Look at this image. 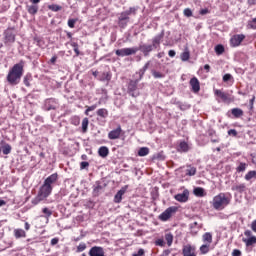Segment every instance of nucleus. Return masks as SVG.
Masks as SVG:
<instances>
[{"label":"nucleus","instance_id":"f03ea898","mask_svg":"<svg viewBox=\"0 0 256 256\" xmlns=\"http://www.w3.org/2000/svg\"><path fill=\"white\" fill-rule=\"evenodd\" d=\"M230 203L231 194L221 192L213 198L212 207L216 209V211H223Z\"/></svg>","mask_w":256,"mask_h":256},{"label":"nucleus","instance_id":"f257e3e1","mask_svg":"<svg viewBox=\"0 0 256 256\" xmlns=\"http://www.w3.org/2000/svg\"><path fill=\"white\" fill-rule=\"evenodd\" d=\"M25 61L21 60L15 64L8 72L7 81L10 85H19L23 77Z\"/></svg>","mask_w":256,"mask_h":256},{"label":"nucleus","instance_id":"39448f33","mask_svg":"<svg viewBox=\"0 0 256 256\" xmlns=\"http://www.w3.org/2000/svg\"><path fill=\"white\" fill-rule=\"evenodd\" d=\"M245 237L243 238V243H245L246 247H251L253 245H256V236L253 235V232L251 230L244 231Z\"/></svg>","mask_w":256,"mask_h":256},{"label":"nucleus","instance_id":"680f3d73","mask_svg":"<svg viewBox=\"0 0 256 256\" xmlns=\"http://www.w3.org/2000/svg\"><path fill=\"white\" fill-rule=\"evenodd\" d=\"M57 243H59V238H53L51 240V245H57Z\"/></svg>","mask_w":256,"mask_h":256},{"label":"nucleus","instance_id":"6e6552de","mask_svg":"<svg viewBox=\"0 0 256 256\" xmlns=\"http://www.w3.org/2000/svg\"><path fill=\"white\" fill-rule=\"evenodd\" d=\"M182 255L183 256H197V250L195 246L191 244H186L182 248Z\"/></svg>","mask_w":256,"mask_h":256},{"label":"nucleus","instance_id":"ea45409f","mask_svg":"<svg viewBox=\"0 0 256 256\" xmlns=\"http://www.w3.org/2000/svg\"><path fill=\"white\" fill-rule=\"evenodd\" d=\"M130 14H131V10L121 13L120 18H119L120 21H126V19H129Z\"/></svg>","mask_w":256,"mask_h":256},{"label":"nucleus","instance_id":"e433bc0d","mask_svg":"<svg viewBox=\"0 0 256 256\" xmlns=\"http://www.w3.org/2000/svg\"><path fill=\"white\" fill-rule=\"evenodd\" d=\"M48 9L50 11H54L55 13H57V11H61V9H63V7L57 5V4H51L48 6Z\"/></svg>","mask_w":256,"mask_h":256},{"label":"nucleus","instance_id":"ddd939ff","mask_svg":"<svg viewBox=\"0 0 256 256\" xmlns=\"http://www.w3.org/2000/svg\"><path fill=\"white\" fill-rule=\"evenodd\" d=\"M127 189H129V186L122 187L114 196V203H121L123 200V194L127 193Z\"/></svg>","mask_w":256,"mask_h":256},{"label":"nucleus","instance_id":"aec40b11","mask_svg":"<svg viewBox=\"0 0 256 256\" xmlns=\"http://www.w3.org/2000/svg\"><path fill=\"white\" fill-rule=\"evenodd\" d=\"M1 143H2V146L0 148V153L2 151L3 155H9V153H11L12 147L5 142H1Z\"/></svg>","mask_w":256,"mask_h":256},{"label":"nucleus","instance_id":"9b49d317","mask_svg":"<svg viewBox=\"0 0 256 256\" xmlns=\"http://www.w3.org/2000/svg\"><path fill=\"white\" fill-rule=\"evenodd\" d=\"M174 199L178 201V203H187L189 201V190L184 189L183 193L176 194Z\"/></svg>","mask_w":256,"mask_h":256},{"label":"nucleus","instance_id":"13d9d810","mask_svg":"<svg viewBox=\"0 0 256 256\" xmlns=\"http://www.w3.org/2000/svg\"><path fill=\"white\" fill-rule=\"evenodd\" d=\"M251 230L256 233V219L251 223Z\"/></svg>","mask_w":256,"mask_h":256},{"label":"nucleus","instance_id":"72a5a7b5","mask_svg":"<svg viewBox=\"0 0 256 256\" xmlns=\"http://www.w3.org/2000/svg\"><path fill=\"white\" fill-rule=\"evenodd\" d=\"M165 241H167L168 247H171V245H173V234L166 233L165 234Z\"/></svg>","mask_w":256,"mask_h":256},{"label":"nucleus","instance_id":"4468645a","mask_svg":"<svg viewBox=\"0 0 256 256\" xmlns=\"http://www.w3.org/2000/svg\"><path fill=\"white\" fill-rule=\"evenodd\" d=\"M5 35V43H15V33L13 29H8L4 32Z\"/></svg>","mask_w":256,"mask_h":256},{"label":"nucleus","instance_id":"cd10ccee","mask_svg":"<svg viewBox=\"0 0 256 256\" xmlns=\"http://www.w3.org/2000/svg\"><path fill=\"white\" fill-rule=\"evenodd\" d=\"M98 79L99 81H111V73L103 72Z\"/></svg>","mask_w":256,"mask_h":256},{"label":"nucleus","instance_id":"dca6fc26","mask_svg":"<svg viewBox=\"0 0 256 256\" xmlns=\"http://www.w3.org/2000/svg\"><path fill=\"white\" fill-rule=\"evenodd\" d=\"M138 51L143 52V55L145 57H147V55H149V53H151L153 51V46L152 45L143 44V45H140V47L138 48Z\"/></svg>","mask_w":256,"mask_h":256},{"label":"nucleus","instance_id":"20e7f679","mask_svg":"<svg viewBox=\"0 0 256 256\" xmlns=\"http://www.w3.org/2000/svg\"><path fill=\"white\" fill-rule=\"evenodd\" d=\"M139 51V48L133 47V48H122L116 50V55L118 57H129V55H135Z\"/></svg>","mask_w":256,"mask_h":256},{"label":"nucleus","instance_id":"e2e57ef3","mask_svg":"<svg viewBox=\"0 0 256 256\" xmlns=\"http://www.w3.org/2000/svg\"><path fill=\"white\" fill-rule=\"evenodd\" d=\"M168 55H169V57H175V55H176L175 50H170V51L168 52Z\"/></svg>","mask_w":256,"mask_h":256},{"label":"nucleus","instance_id":"f8f14e48","mask_svg":"<svg viewBox=\"0 0 256 256\" xmlns=\"http://www.w3.org/2000/svg\"><path fill=\"white\" fill-rule=\"evenodd\" d=\"M89 256H105V250L101 246H94L90 249Z\"/></svg>","mask_w":256,"mask_h":256},{"label":"nucleus","instance_id":"864d4df0","mask_svg":"<svg viewBox=\"0 0 256 256\" xmlns=\"http://www.w3.org/2000/svg\"><path fill=\"white\" fill-rule=\"evenodd\" d=\"M209 13H211V10L208 8H204L200 10V15H207Z\"/></svg>","mask_w":256,"mask_h":256},{"label":"nucleus","instance_id":"bf43d9fd","mask_svg":"<svg viewBox=\"0 0 256 256\" xmlns=\"http://www.w3.org/2000/svg\"><path fill=\"white\" fill-rule=\"evenodd\" d=\"M232 256H241V250H238V249L233 250Z\"/></svg>","mask_w":256,"mask_h":256},{"label":"nucleus","instance_id":"c85d7f7f","mask_svg":"<svg viewBox=\"0 0 256 256\" xmlns=\"http://www.w3.org/2000/svg\"><path fill=\"white\" fill-rule=\"evenodd\" d=\"M214 51L216 55H223L225 53V47L221 44L215 46Z\"/></svg>","mask_w":256,"mask_h":256},{"label":"nucleus","instance_id":"a18cd8bd","mask_svg":"<svg viewBox=\"0 0 256 256\" xmlns=\"http://www.w3.org/2000/svg\"><path fill=\"white\" fill-rule=\"evenodd\" d=\"M85 115H89V111H95L97 109V104H94L92 106H86Z\"/></svg>","mask_w":256,"mask_h":256},{"label":"nucleus","instance_id":"c9c22d12","mask_svg":"<svg viewBox=\"0 0 256 256\" xmlns=\"http://www.w3.org/2000/svg\"><path fill=\"white\" fill-rule=\"evenodd\" d=\"M180 57L182 61H189L191 54L189 53V50H185Z\"/></svg>","mask_w":256,"mask_h":256},{"label":"nucleus","instance_id":"69168bd1","mask_svg":"<svg viewBox=\"0 0 256 256\" xmlns=\"http://www.w3.org/2000/svg\"><path fill=\"white\" fill-rule=\"evenodd\" d=\"M204 69L206 71V73H209V71H211V66H209V64L204 65Z\"/></svg>","mask_w":256,"mask_h":256},{"label":"nucleus","instance_id":"c03bdc74","mask_svg":"<svg viewBox=\"0 0 256 256\" xmlns=\"http://www.w3.org/2000/svg\"><path fill=\"white\" fill-rule=\"evenodd\" d=\"M42 213H44V215H46L47 218H49V217H51V215H53V211H51L49 208H43Z\"/></svg>","mask_w":256,"mask_h":256},{"label":"nucleus","instance_id":"4d7b16f0","mask_svg":"<svg viewBox=\"0 0 256 256\" xmlns=\"http://www.w3.org/2000/svg\"><path fill=\"white\" fill-rule=\"evenodd\" d=\"M89 167V162H81L80 163V169H87Z\"/></svg>","mask_w":256,"mask_h":256},{"label":"nucleus","instance_id":"423d86ee","mask_svg":"<svg viewBox=\"0 0 256 256\" xmlns=\"http://www.w3.org/2000/svg\"><path fill=\"white\" fill-rule=\"evenodd\" d=\"M52 192L53 186H47V184H43L38 191V195L45 200L47 197H49V195H51Z\"/></svg>","mask_w":256,"mask_h":256},{"label":"nucleus","instance_id":"393cba45","mask_svg":"<svg viewBox=\"0 0 256 256\" xmlns=\"http://www.w3.org/2000/svg\"><path fill=\"white\" fill-rule=\"evenodd\" d=\"M27 11L30 15H37V11H39V6L35 4L27 6Z\"/></svg>","mask_w":256,"mask_h":256},{"label":"nucleus","instance_id":"7c9ffc66","mask_svg":"<svg viewBox=\"0 0 256 256\" xmlns=\"http://www.w3.org/2000/svg\"><path fill=\"white\" fill-rule=\"evenodd\" d=\"M251 179H256V171L251 170L245 175V180L246 181H251Z\"/></svg>","mask_w":256,"mask_h":256},{"label":"nucleus","instance_id":"c756f323","mask_svg":"<svg viewBox=\"0 0 256 256\" xmlns=\"http://www.w3.org/2000/svg\"><path fill=\"white\" fill-rule=\"evenodd\" d=\"M178 151L187 153V151H189V144H187V142H180Z\"/></svg>","mask_w":256,"mask_h":256},{"label":"nucleus","instance_id":"37998d69","mask_svg":"<svg viewBox=\"0 0 256 256\" xmlns=\"http://www.w3.org/2000/svg\"><path fill=\"white\" fill-rule=\"evenodd\" d=\"M163 39V33L156 36L154 39H153V45H159V43H161V40Z\"/></svg>","mask_w":256,"mask_h":256},{"label":"nucleus","instance_id":"2f4dec72","mask_svg":"<svg viewBox=\"0 0 256 256\" xmlns=\"http://www.w3.org/2000/svg\"><path fill=\"white\" fill-rule=\"evenodd\" d=\"M148 153H149V148L148 147H142L138 151V156L139 157H147Z\"/></svg>","mask_w":256,"mask_h":256},{"label":"nucleus","instance_id":"5701e85b","mask_svg":"<svg viewBox=\"0 0 256 256\" xmlns=\"http://www.w3.org/2000/svg\"><path fill=\"white\" fill-rule=\"evenodd\" d=\"M14 237L16 239H21L22 237L25 238V237H27V233L23 229H15L14 230Z\"/></svg>","mask_w":256,"mask_h":256},{"label":"nucleus","instance_id":"3c124183","mask_svg":"<svg viewBox=\"0 0 256 256\" xmlns=\"http://www.w3.org/2000/svg\"><path fill=\"white\" fill-rule=\"evenodd\" d=\"M72 125H79L80 123V120H79V117L75 116L72 118V121H71Z\"/></svg>","mask_w":256,"mask_h":256},{"label":"nucleus","instance_id":"6e6d98bb","mask_svg":"<svg viewBox=\"0 0 256 256\" xmlns=\"http://www.w3.org/2000/svg\"><path fill=\"white\" fill-rule=\"evenodd\" d=\"M150 62H147L144 67L140 70L142 72V75L145 74V71L149 69Z\"/></svg>","mask_w":256,"mask_h":256},{"label":"nucleus","instance_id":"09e8293b","mask_svg":"<svg viewBox=\"0 0 256 256\" xmlns=\"http://www.w3.org/2000/svg\"><path fill=\"white\" fill-rule=\"evenodd\" d=\"M184 15L185 17H193V11L190 8H186L184 9Z\"/></svg>","mask_w":256,"mask_h":256},{"label":"nucleus","instance_id":"a19ab883","mask_svg":"<svg viewBox=\"0 0 256 256\" xmlns=\"http://www.w3.org/2000/svg\"><path fill=\"white\" fill-rule=\"evenodd\" d=\"M85 249H87V244H85V243H80V244L77 246L76 252H77V253H83V251H85Z\"/></svg>","mask_w":256,"mask_h":256},{"label":"nucleus","instance_id":"4c0bfd02","mask_svg":"<svg viewBox=\"0 0 256 256\" xmlns=\"http://www.w3.org/2000/svg\"><path fill=\"white\" fill-rule=\"evenodd\" d=\"M197 173V168L195 167H189L186 169V175H189V177H193Z\"/></svg>","mask_w":256,"mask_h":256},{"label":"nucleus","instance_id":"4be33fe9","mask_svg":"<svg viewBox=\"0 0 256 256\" xmlns=\"http://www.w3.org/2000/svg\"><path fill=\"white\" fill-rule=\"evenodd\" d=\"M98 155L105 159V157L109 155V148H107V146L100 147L98 150Z\"/></svg>","mask_w":256,"mask_h":256},{"label":"nucleus","instance_id":"6ab92c4d","mask_svg":"<svg viewBox=\"0 0 256 256\" xmlns=\"http://www.w3.org/2000/svg\"><path fill=\"white\" fill-rule=\"evenodd\" d=\"M247 189V186L243 183H236L232 186V191H236L237 193H243Z\"/></svg>","mask_w":256,"mask_h":256},{"label":"nucleus","instance_id":"473e14b6","mask_svg":"<svg viewBox=\"0 0 256 256\" xmlns=\"http://www.w3.org/2000/svg\"><path fill=\"white\" fill-rule=\"evenodd\" d=\"M88 127H89V118H84L82 120V133H87Z\"/></svg>","mask_w":256,"mask_h":256},{"label":"nucleus","instance_id":"774afa93","mask_svg":"<svg viewBox=\"0 0 256 256\" xmlns=\"http://www.w3.org/2000/svg\"><path fill=\"white\" fill-rule=\"evenodd\" d=\"M24 84L26 85V87H30L31 84L29 83V79H24Z\"/></svg>","mask_w":256,"mask_h":256},{"label":"nucleus","instance_id":"b1692460","mask_svg":"<svg viewBox=\"0 0 256 256\" xmlns=\"http://www.w3.org/2000/svg\"><path fill=\"white\" fill-rule=\"evenodd\" d=\"M96 113L98 117H102V119H107V117H109V111L105 108L98 109Z\"/></svg>","mask_w":256,"mask_h":256},{"label":"nucleus","instance_id":"052dcab7","mask_svg":"<svg viewBox=\"0 0 256 256\" xmlns=\"http://www.w3.org/2000/svg\"><path fill=\"white\" fill-rule=\"evenodd\" d=\"M169 255H171V250H164V251L161 253V255H159V256H169Z\"/></svg>","mask_w":256,"mask_h":256},{"label":"nucleus","instance_id":"49530a36","mask_svg":"<svg viewBox=\"0 0 256 256\" xmlns=\"http://www.w3.org/2000/svg\"><path fill=\"white\" fill-rule=\"evenodd\" d=\"M75 23H77V19H69L68 27H70V29H75Z\"/></svg>","mask_w":256,"mask_h":256},{"label":"nucleus","instance_id":"79ce46f5","mask_svg":"<svg viewBox=\"0 0 256 256\" xmlns=\"http://www.w3.org/2000/svg\"><path fill=\"white\" fill-rule=\"evenodd\" d=\"M41 201H45L39 194L32 200V205H39Z\"/></svg>","mask_w":256,"mask_h":256},{"label":"nucleus","instance_id":"de8ad7c7","mask_svg":"<svg viewBox=\"0 0 256 256\" xmlns=\"http://www.w3.org/2000/svg\"><path fill=\"white\" fill-rule=\"evenodd\" d=\"M155 245L157 246V247H165V241L163 240V239H157L156 241H155Z\"/></svg>","mask_w":256,"mask_h":256},{"label":"nucleus","instance_id":"a211bd4d","mask_svg":"<svg viewBox=\"0 0 256 256\" xmlns=\"http://www.w3.org/2000/svg\"><path fill=\"white\" fill-rule=\"evenodd\" d=\"M202 241L206 245H211L213 243V234L206 232L202 235Z\"/></svg>","mask_w":256,"mask_h":256},{"label":"nucleus","instance_id":"a878e982","mask_svg":"<svg viewBox=\"0 0 256 256\" xmlns=\"http://www.w3.org/2000/svg\"><path fill=\"white\" fill-rule=\"evenodd\" d=\"M194 195L196 197H205V195H207L205 193V189H203L202 187H197L194 189Z\"/></svg>","mask_w":256,"mask_h":256},{"label":"nucleus","instance_id":"f704fd0d","mask_svg":"<svg viewBox=\"0 0 256 256\" xmlns=\"http://www.w3.org/2000/svg\"><path fill=\"white\" fill-rule=\"evenodd\" d=\"M247 169V163L240 162L236 168L237 173H243Z\"/></svg>","mask_w":256,"mask_h":256},{"label":"nucleus","instance_id":"1a4fd4ad","mask_svg":"<svg viewBox=\"0 0 256 256\" xmlns=\"http://www.w3.org/2000/svg\"><path fill=\"white\" fill-rule=\"evenodd\" d=\"M189 85L193 93H199V91H201V82H199V79H197V77L191 78Z\"/></svg>","mask_w":256,"mask_h":256},{"label":"nucleus","instance_id":"8fccbe9b","mask_svg":"<svg viewBox=\"0 0 256 256\" xmlns=\"http://www.w3.org/2000/svg\"><path fill=\"white\" fill-rule=\"evenodd\" d=\"M231 79H233V76L231 74H225L223 76L224 83H227V81H231Z\"/></svg>","mask_w":256,"mask_h":256},{"label":"nucleus","instance_id":"58836bf2","mask_svg":"<svg viewBox=\"0 0 256 256\" xmlns=\"http://www.w3.org/2000/svg\"><path fill=\"white\" fill-rule=\"evenodd\" d=\"M152 75H153L154 79H163V77H165V74H163L157 70H153Z\"/></svg>","mask_w":256,"mask_h":256},{"label":"nucleus","instance_id":"7ed1b4c3","mask_svg":"<svg viewBox=\"0 0 256 256\" xmlns=\"http://www.w3.org/2000/svg\"><path fill=\"white\" fill-rule=\"evenodd\" d=\"M178 211L176 206H171L167 208L162 214L158 216L160 221H169Z\"/></svg>","mask_w":256,"mask_h":256},{"label":"nucleus","instance_id":"bb28decb","mask_svg":"<svg viewBox=\"0 0 256 256\" xmlns=\"http://www.w3.org/2000/svg\"><path fill=\"white\" fill-rule=\"evenodd\" d=\"M209 251H211V244H203L200 246V253L202 255H207Z\"/></svg>","mask_w":256,"mask_h":256},{"label":"nucleus","instance_id":"5fc2aeb1","mask_svg":"<svg viewBox=\"0 0 256 256\" xmlns=\"http://www.w3.org/2000/svg\"><path fill=\"white\" fill-rule=\"evenodd\" d=\"M228 135L232 136V137H237V130L235 129H230L228 131Z\"/></svg>","mask_w":256,"mask_h":256},{"label":"nucleus","instance_id":"0e129e2a","mask_svg":"<svg viewBox=\"0 0 256 256\" xmlns=\"http://www.w3.org/2000/svg\"><path fill=\"white\" fill-rule=\"evenodd\" d=\"M50 62L52 63V65H55V63L57 62V56H53V57L50 59Z\"/></svg>","mask_w":256,"mask_h":256},{"label":"nucleus","instance_id":"0eeeda50","mask_svg":"<svg viewBox=\"0 0 256 256\" xmlns=\"http://www.w3.org/2000/svg\"><path fill=\"white\" fill-rule=\"evenodd\" d=\"M121 135H123V129L121 128V125H118V127L108 133V139L110 141H115L116 139H121Z\"/></svg>","mask_w":256,"mask_h":256},{"label":"nucleus","instance_id":"f3484780","mask_svg":"<svg viewBox=\"0 0 256 256\" xmlns=\"http://www.w3.org/2000/svg\"><path fill=\"white\" fill-rule=\"evenodd\" d=\"M58 176L57 174H51L45 181L44 185H47L48 187H53L52 185L57 183Z\"/></svg>","mask_w":256,"mask_h":256},{"label":"nucleus","instance_id":"412c9836","mask_svg":"<svg viewBox=\"0 0 256 256\" xmlns=\"http://www.w3.org/2000/svg\"><path fill=\"white\" fill-rule=\"evenodd\" d=\"M231 113H232L234 119H239L240 117H243V115H244L243 110L240 108H233L231 110Z\"/></svg>","mask_w":256,"mask_h":256},{"label":"nucleus","instance_id":"9d476101","mask_svg":"<svg viewBox=\"0 0 256 256\" xmlns=\"http://www.w3.org/2000/svg\"><path fill=\"white\" fill-rule=\"evenodd\" d=\"M244 40H245V35L243 34L234 35L230 40V45L231 47H239V45H241V43H243Z\"/></svg>","mask_w":256,"mask_h":256},{"label":"nucleus","instance_id":"338daca9","mask_svg":"<svg viewBox=\"0 0 256 256\" xmlns=\"http://www.w3.org/2000/svg\"><path fill=\"white\" fill-rule=\"evenodd\" d=\"M30 3H32V5H37L38 3H41V0H30Z\"/></svg>","mask_w":256,"mask_h":256},{"label":"nucleus","instance_id":"2eb2a0df","mask_svg":"<svg viewBox=\"0 0 256 256\" xmlns=\"http://www.w3.org/2000/svg\"><path fill=\"white\" fill-rule=\"evenodd\" d=\"M214 95L215 97H219L222 101H228L229 100V94L223 92V90L214 89Z\"/></svg>","mask_w":256,"mask_h":256},{"label":"nucleus","instance_id":"603ef678","mask_svg":"<svg viewBox=\"0 0 256 256\" xmlns=\"http://www.w3.org/2000/svg\"><path fill=\"white\" fill-rule=\"evenodd\" d=\"M145 255V250L143 248H140L136 254H133L132 256H143Z\"/></svg>","mask_w":256,"mask_h":256}]
</instances>
